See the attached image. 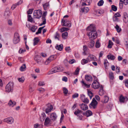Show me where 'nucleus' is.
<instances>
[{
  "mask_svg": "<svg viewBox=\"0 0 128 128\" xmlns=\"http://www.w3.org/2000/svg\"><path fill=\"white\" fill-rule=\"evenodd\" d=\"M87 30L88 31L87 34L90 40H94L96 38L98 34L94 25H90L87 28Z\"/></svg>",
  "mask_w": 128,
  "mask_h": 128,
  "instance_id": "obj_1",
  "label": "nucleus"
},
{
  "mask_svg": "<svg viewBox=\"0 0 128 128\" xmlns=\"http://www.w3.org/2000/svg\"><path fill=\"white\" fill-rule=\"evenodd\" d=\"M42 14V12L40 10H35L34 12V17L35 18H40Z\"/></svg>",
  "mask_w": 128,
  "mask_h": 128,
  "instance_id": "obj_2",
  "label": "nucleus"
},
{
  "mask_svg": "<svg viewBox=\"0 0 128 128\" xmlns=\"http://www.w3.org/2000/svg\"><path fill=\"white\" fill-rule=\"evenodd\" d=\"M13 83L10 82L6 86V91L8 92L11 91L13 89Z\"/></svg>",
  "mask_w": 128,
  "mask_h": 128,
  "instance_id": "obj_3",
  "label": "nucleus"
},
{
  "mask_svg": "<svg viewBox=\"0 0 128 128\" xmlns=\"http://www.w3.org/2000/svg\"><path fill=\"white\" fill-rule=\"evenodd\" d=\"M20 38L18 32H16L14 35L13 40L14 43L15 44H16L18 42L20 41Z\"/></svg>",
  "mask_w": 128,
  "mask_h": 128,
  "instance_id": "obj_4",
  "label": "nucleus"
},
{
  "mask_svg": "<svg viewBox=\"0 0 128 128\" xmlns=\"http://www.w3.org/2000/svg\"><path fill=\"white\" fill-rule=\"evenodd\" d=\"M62 25L63 26L70 27L71 26V22L68 20L63 19L62 20Z\"/></svg>",
  "mask_w": 128,
  "mask_h": 128,
  "instance_id": "obj_5",
  "label": "nucleus"
},
{
  "mask_svg": "<svg viewBox=\"0 0 128 128\" xmlns=\"http://www.w3.org/2000/svg\"><path fill=\"white\" fill-rule=\"evenodd\" d=\"M3 121L4 122H7V123L12 124L14 122V120L12 117H10L4 119Z\"/></svg>",
  "mask_w": 128,
  "mask_h": 128,
  "instance_id": "obj_6",
  "label": "nucleus"
},
{
  "mask_svg": "<svg viewBox=\"0 0 128 128\" xmlns=\"http://www.w3.org/2000/svg\"><path fill=\"white\" fill-rule=\"evenodd\" d=\"M47 107L45 110V111L46 114H48L50 112L53 110V106L50 104H48L47 105Z\"/></svg>",
  "mask_w": 128,
  "mask_h": 128,
  "instance_id": "obj_7",
  "label": "nucleus"
},
{
  "mask_svg": "<svg viewBox=\"0 0 128 128\" xmlns=\"http://www.w3.org/2000/svg\"><path fill=\"white\" fill-rule=\"evenodd\" d=\"M92 87L94 89L98 88L100 86V84L96 80L94 81L92 85Z\"/></svg>",
  "mask_w": 128,
  "mask_h": 128,
  "instance_id": "obj_8",
  "label": "nucleus"
},
{
  "mask_svg": "<svg viewBox=\"0 0 128 128\" xmlns=\"http://www.w3.org/2000/svg\"><path fill=\"white\" fill-rule=\"evenodd\" d=\"M57 116L56 114L54 112L51 113L50 115V118L53 121L56 120Z\"/></svg>",
  "mask_w": 128,
  "mask_h": 128,
  "instance_id": "obj_9",
  "label": "nucleus"
},
{
  "mask_svg": "<svg viewBox=\"0 0 128 128\" xmlns=\"http://www.w3.org/2000/svg\"><path fill=\"white\" fill-rule=\"evenodd\" d=\"M98 104L97 101L94 98L92 99V101L90 104L94 108H95Z\"/></svg>",
  "mask_w": 128,
  "mask_h": 128,
  "instance_id": "obj_10",
  "label": "nucleus"
},
{
  "mask_svg": "<svg viewBox=\"0 0 128 128\" xmlns=\"http://www.w3.org/2000/svg\"><path fill=\"white\" fill-rule=\"evenodd\" d=\"M79 106H80L81 109L84 110H86L88 109V106L85 104H80Z\"/></svg>",
  "mask_w": 128,
  "mask_h": 128,
  "instance_id": "obj_11",
  "label": "nucleus"
},
{
  "mask_svg": "<svg viewBox=\"0 0 128 128\" xmlns=\"http://www.w3.org/2000/svg\"><path fill=\"white\" fill-rule=\"evenodd\" d=\"M54 56H52L48 58L45 62V64H48L50 62L54 59Z\"/></svg>",
  "mask_w": 128,
  "mask_h": 128,
  "instance_id": "obj_12",
  "label": "nucleus"
},
{
  "mask_svg": "<svg viewBox=\"0 0 128 128\" xmlns=\"http://www.w3.org/2000/svg\"><path fill=\"white\" fill-rule=\"evenodd\" d=\"M34 59L38 64H40L41 57L40 56L36 55Z\"/></svg>",
  "mask_w": 128,
  "mask_h": 128,
  "instance_id": "obj_13",
  "label": "nucleus"
},
{
  "mask_svg": "<svg viewBox=\"0 0 128 128\" xmlns=\"http://www.w3.org/2000/svg\"><path fill=\"white\" fill-rule=\"evenodd\" d=\"M88 60H92L96 61L97 60V59L96 57L93 55H90L88 58Z\"/></svg>",
  "mask_w": 128,
  "mask_h": 128,
  "instance_id": "obj_14",
  "label": "nucleus"
},
{
  "mask_svg": "<svg viewBox=\"0 0 128 128\" xmlns=\"http://www.w3.org/2000/svg\"><path fill=\"white\" fill-rule=\"evenodd\" d=\"M128 100V98L126 97H124L121 96L120 97V102H124L125 101H127Z\"/></svg>",
  "mask_w": 128,
  "mask_h": 128,
  "instance_id": "obj_15",
  "label": "nucleus"
},
{
  "mask_svg": "<svg viewBox=\"0 0 128 128\" xmlns=\"http://www.w3.org/2000/svg\"><path fill=\"white\" fill-rule=\"evenodd\" d=\"M11 14V13L9 10L6 11L4 14V16L6 18H8Z\"/></svg>",
  "mask_w": 128,
  "mask_h": 128,
  "instance_id": "obj_16",
  "label": "nucleus"
},
{
  "mask_svg": "<svg viewBox=\"0 0 128 128\" xmlns=\"http://www.w3.org/2000/svg\"><path fill=\"white\" fill-rule=\"evenodd\" d=\"M83 114L87 117H88L92 116V112L90 110H88L86 113H83Z\"/></svg>",
  "mask_w": 128,
  "mask_h": 128,
  "instance_id": "obj_17",
  "label": "nucleus"
},
{
  "mask_svg": "<svg viewBox=\"0 0 128 128\" xmlns=\"http://www.w3.org/2000/svg\"><path fill=\"white\" fill-rule=\"evenodd\" d=\"M51 120L49 118L47 117L45 120L44 122V124L45 125H47L50 123Z\"/></svg>",
  "mask_w": 128,
  "mask_h": 128,
  "instance_id": "obj_18",
  "label": "nucleus"
},
{
  "mask_svg": "<svg viewBox=\"0 0 128 128\" xmlns=\"http://www.w3.org/2000/svg\"><path fill=\"white\" fill-rule=\"evenodd\" d=\"M81 11L84 14L87 13L89 10V8L87 7H84L81 8Z\"/></svg>",
  "mask_w": 128,
  "mask_h": 128,
  "instance_id": "obj_19",
  "label": "nucleus"
},
{
  "mask_svg": "<svg viewBox=\"0 0 128 128\" xmlns=\"http://www.w3.org/2000/svg\"><path fill=\"white\" fill-rule=\"evenodd\" d=\"M83 48L82 54L83 55H85L86 54L88 48L86 46L84 45L83 46Z\"/></svg>",
  "mask_w": 128,
  "mask_h": 128,
  "instance_id": "obj_20",
  "label": "nucleus"
},
{
  "mask_svg": "<svg viewBox=\"0 0 128 128\" xmlns=\"http://www.w3.org/2000/svg\"><path fill=\"white\" fill-rule=\"evenodd\" d=\"M85 78L87 81H92V78L91 76L86 75L85 76Z\"/></svg>",
  "mask_w": 128,
  "mask_h": 128,
  "instance_id": "obj_21",
  "label": "nucleus"
},
{
  "mask_svg": "<svg viewBox=\"0 0 128 128\" xmlns=\"http://www.w3.org/2000/svg\"><path fill=\"white\" fill-rule=\"evenodd\" d=\"M91 40L90 42L88 43V46L89 48H92L94 46V42L93 40Z\"/></svg>",
  "mask_w": 128,
  "mask_h": 128,
  "instance_id": "obj_22",
  "label": "nucleus"
},
{
  "mask_svg": "<svg viewBox=\"0 0 128 128\" xmlns=\"http://www.w3.org/2000/svg\"><path fill=\"white\" fill-rule=\"evenodd\" d=\"M55 48L56 49L60 51H61L63 48V45L61 44L59 45H56Z\"/></svg>",
  "mask_w": 128,
  "mask_h": 128,
  "instance_id": "obj_23",
  "label": "nucleus"
},
{
  "mask_svg": "<svg viewBox=\"0 0 128 128\" xmlns=\"http://www.w3.org/2000/svg\"><path fill=\"white\" fill-rule=\"evenodd\" d=\"M56 69L57 68H56V67L53 68L51 70V71L49 72L48 74H50L58 72Z\"/></svg>",
  "mask_w": 128,
  "mask_h": 128,
  "instance_id": "obj_24",
  "label": "nucleus"
},
{
  "mask_svg": "<svg viewBox=\"0 0 128 128\" xmlns=\"http://www.w3.org/2000/svg\"><path fill=\"white\" fill-rule=\"evenodd\" d=\"M107 58L109 60H114L115 58V57L110 54L107 56Z\"/></svg>",
  "mask_w": 128,
  "mask_h": 128,
  "instance_id": "obj_25",
  "label": "nucleus"
},
{
  "mask_svg": "<svg viewBox=\"0 0 128 128\" xmlns=\"http://www.w3.org/2000/svg\"><path fill=\"white\" fill-rule=\"evenodd\" d=\"M8 104L9 106L13 107L16 104V102L14 101L13 102L12 100H10L9 101Z\"/></svg>",
  "mask_w": 128,
  "mask_h": 128,
  "instance_id": "obj_26",
  "label": "nucleus"
},
{
  "mask_svg": "<svg viewBox=\"0 0 128 128\" xmlns=\"http://www.w3.org/2000/svg\"><path fill=\"white\" fill-rule=\"evenodd\" d=\"M81 82L83 86H84L87 88H88L90 87V84H86L84 82L83 80L81 81Z\"/></svg>",
  "mask_w": 128,
  "mask_h": 128,
  "instance_id": "obj_27",
  "label": "nucleus"
},
{
  "mask_svg": "<svg viewBox=\"0 0 128 128\" xmlns=\"http://www.w3.org/2000/svg\"><path fill=\"white\" fill-rule=\"evenodd\" d=\"M68 33L67 32H65L62 34V36L64 39H66L67 38Z\"/></svg>",
  "mask_w": 128,
  "mask_h": 128,
  "instance_id": "obj_28",
  "label": "nucleus"
},
{
  "mask_svg": "<svg viewBox=\"0 0 128 128\" xmlns=\"http://www.w3.org/2000/svg\"><path fill=\"white\" fill-rule=\"evenodd\" d=\"M39 41V40L38 38H34V45L35 46L37 44L38 42Z\"/></svg>",
  "mask_w": 128,
  "mask_h": 128,
  "instance_id": "obj_29",
  "label": "nucleus"
},
{
  "mask_svg": "<svg viewBox=\"0 0 128 128\" xmlns=\"http://www.w3.org/2000/svg\"><path fill=\"white\" fill-rule=\"evenodd\" d=\"M104 101H102L103 103H107L109 100V98L106 95H105L104 96Z\"/></svg>",
  "mask_w": 128,
  "mask_h": 128,
  "instance_id": "obj_30",
  "label": "nucleus"
},
{
  "mask_svg": "<svg viewBox=\"0 0 128 128\" xmlns=\"http://www.w3.org/2000/svg\"><path fill=\"white\" fill-rule=\"evenodd\" d=\"M88 96H89L90 98L91 99L93 96V94L92 92L88 90Z\"/></svg>",
  "mask_w": 128,
  "mask_h": 128,
  "instance_id": "obj_31",
  "label": "nucleus"
},
{
  "mask_svg": "<svg viewBox=\"0 0 128 128\" xmlns=\"http://www.w3.org/2000/svg\"><path fill=\"white\" fill-rule=\"evenodd\" d=\"M49 4L48 3H46L44 4L43 5L44 9L46 10L49 7Z\"/></svg>",
  "mask_w": 128,
  "mask_h": 128,
  "instance_id": "obj_32",
  "label": "nucleus"
},
{
  "mask_svg": "<svg viewBox=\"0 0 128 128\" xmlns=\"http://www.w3.org/2000/svg\"><path fill=\"white\" fill-rule=\"evenodd\" d=\"M87 60L86 59H83L81 61V63L82 64L84 65L87 63L88 62V60L87 58Z\"/></svg>",
  "mask_w": 128,
  "mask_h": 128,
  "instance_id": "obj_33",
  "label": "nucleus"
},
{
  "mask_svg": "<svg viewBox=\"0 0 128 128\" xmlns=\"http://www.w3.org/2000/svg\"><path fill=\"white\" fill-rule=\"evenodd\" d=\"M26 68V65L25 64H23L20 68V70L21 71H24Z\"/></svg>",
  "mask_w": 128,
  "mask_h": 128,
  "instance_id": "obj_34",
  "label": "nucleus"
},
{
  "mask_svg": "<svg viewBox=\"0 0 128 128\" xmlns=\"http://www.w3.org/2000/svg\"><path fill=\"white\" fill-rule=\"evenodd\" d=\"M82 112V111L79 109H77L74 112V114L76 116L78 115V114L81 113Z\"/></svg>",
  "mask_w": 128,
  "mask_h": 128,
  "instance_id": "obj_35",
  "label": "nucleus"
},
{
  "mask_svg": "<svg viewBox=\"0 0 128 128\" xmlns=\"http://www.w3.org/2000/svg\"><path fill=\"white\" fill-rule=\"evenodd\" d=\"M57 68L56 70L58 72L62 71L64 69V68L62 67H56Z\"/></svg>",
  "mask_w": 128,
  "mask_h": 128,
  "instance_id": "obj_36",
  "label": "nucleus"
},
{
  "mask_svg": "<svg viewBox=\"0 0 128 128\" xmlns=\"http://www.w3.org/2000/svg\"><path fill=\"white\" fill-rule=\"evenodd\" d=\"M113 45V42L110 40L109 41L108 44V47L109 48H112V46Z\"/></svg>",
  "mask_w": 128,
  "mask_h": 128,
  "instance_id": "obj_37",
  "label": "nucleus"
},
{
  "mask_svg": "<svg viewBox=\"0 0 128 128\" xmlns=\"http://www.w3.org/2000/svg\"><path fill=\"white\" fill-rule=\"evenodd\" d=\"M100 43L99 40H98L96 43V48H98L100 47Z\"/></svg>",
  "mask_w": 128,
  "mask_h": 128,
  "instance_id": "obj_38",
  "label": "nucleus"
},
{
  "mask_svg": "<svg viewBox=\"0 0 128 128\" xmlns=\"http://www.w3.org/2000/svg\"><path fill=\"white\" fill-rule=\"evenodd\" d=\"M37 27L36 26H32L30 28V30L33 32H35L36 29H37Z\"/></svg>",
  "mask_w": 128,
  "mask_h": 128,
  "instance_id": "obj_39",
  "label": "nucleus"
},
{
  "mask_svg": "<svg viewBox=\"0 0 128 128\" xmlns=\"http://www.w3.org/2000/svg\"><path fill=\"white\" fill-rule=\"evenodd\" d=\"M109 77L110 79L112 80L114 78V74L112 72L109 73Z\"/></svg>",
  "mask_w": 128,
  "mask_h": 128,
  "instance_id": "obj_40",
  "label": "nucleus"
},
{
  "mask_svg": "<svg viewBox=\"0 0 128 128\" xmlns=\"http://www.w3.org/2000/svg\"><path fill=\"white\" fill-rule=\"evenodd\" d=\"M104 3V1L103 0H100L98 3V5L99 6H102Z\"/></svg>",
  "mask_w": 128,
  "mask_h": 128,
  "instance_id": "obj_41",
  "label": "nucleus"
},
{
  "mask_svg": "<svg viewBox=\"0 0 128 128\" xmlns=\"http://www.w3.org/2000/svg\"><path fill=\"white\" fill-rule=\"evenodd\" d=\"M115 28L116 29V30L118 32H119L121 31V29L120 28L119 26L118 25H116Z\"/></svg>",
  "mask_w": 128,
  "mask_h": 128,
  "instance_id": "obj_42",
  "label": "nucleus"
},
{
  "mask_svg": "<svg viewBox=\"0 0 128 128\" xmlns=\"http://www.w3.org/2000/svg\"><path fill=\"white\" fill-rule=\"evenodd\" d=\"M55 39H57L58 40H60V36L59 34L56 32L55 35Z\"/></svg>",
  "mask_w": 128,
  "mask_h": 128,
  "instance_id": "obj_43",
  "label": "nucleus"
},
{
  "mask_svg": "<svg viewBox=\"0 0 128 128\" xmlns=\"http://www.w3.org/2000/svg\"><path fill=\"white\" fill-rule=\"evenodd\" d=\"M123 2L120 0V1L119 5L120 8L122 9L123 8Z\"/></svg>",
  "mask_w": 128,
  "mask_h": 128,
  "instance_id": "obj_44",
  "label": "nucleus"
},
{
  "mask_svg": "<svg viewBox=\"0 0 128 128\" xmlns=\"http://www.w3.org/2000/svg\"><path fill=\"white\" fill-rule=\"evenodd\" d=\"M112 9L114 11H116L117 10V7L114 5H112L111 6Z\"/></svg>",
  "mask_w": 128,
  "mask_h": 128,
  "instance_id": "obj_45",
  "label": "nucleus"
},
{
  "mask_svg": "<svg viewBox=\"0 0 128 128\" xmlns=\"http://www.w3.org/2000/svg\"><path fill=\"white\" fill-rule=\"evenodd\" d=\"M42 28H40L38 29L37 32H36V34H39L40 33L42 32Z\"/></svg>",
  "mask_w": 128,
  "mask_h": 128,
  "instance_id": "obj_46",
  "label": "nucleus"
},
{
  "mask_svg": "<svg viewBox=\"0 0 128 128\" xmlns=\"http://www.w3.org/2000/svg\"><path fill=\"white\" fill-rule=\"evenodd\" d=\"M120 14L118 12H117L114 15V16L115 17V18L116 19H118L117 17H120Z\"/></svg>",
  "mask_w": 128,
  "mask_h": 128,
  "instance_id": "obj_47",
  "label": "nucleus"
},
{
  "mask_svg": "<svg viewBox=\"0 0 128 128\" xmlns=\"http://www.w3.org/2000/svg\"><path fill=\"white\" fill-rule=\"evenodd\" d=\"M104 92V91L103 90H102V89H100L99 92V94L100 96L102 95Z\"/></svg>",
  "mask_w": 128,
  "mask_h": 128,
  "instance_id": "obj_48",
  "label": "nucleus"
},
{
  "mask_svg": "<svg viewBox=\"0 0 128 128\" xmlns=\"http://www.w3.org/2000/svg\"><path fill=\"white\" fill-rule=\"evenodd\" d=\"M108 63V62L107 60H104V64L105 67L106 68L107 67V64Z\"/></svg>",
  "mask_w": 128,
  "mask_h": 128,
  "instance_id": "obj_49",
  "label": "nucleus"
},
{
  "mask_svg": "<svg viewBox=\"0 0 128 128\" xmlns=\"http://www.w3.org/2000/svg\"><path fill=\"white\" fill-rule=\"evenodd\" d=\"M28 20L30 22H32V21L33 18L30 15H28Z\"/></svg>",
  "mask_w": 128,
  "mask_h": 128,
  "instance_id": "obj_50",
  "label": "nucleus"
},
{
  "mask_svg": "<svg viewBox=\"0 0 128 128\" xmlns=\"http://www.w3.org/2000/svg\"><path fill=\"white\" fill-rule=\"evenodd\" d=\"M80 68H77L76 69L74 74L75 75H78V73L80 71Z\"/></svg>",
  "mask_w": 128,
  "mask_h": 128,
  "instance_id": "obj_51",
  "label": "nucleus"
},
{
  "mask_svg": "<svg viewBox=\"0 0 128 128\" xmlns=\"http://www.w3.org/2000/svg\"><path fill=\"white\" fill-rule=\"evenodd\" d=\"M18 80L19 82H22L24 81V77H22L20 78H18Z\"/></svg>",
  "mask_w": 128,
  "mask_h": 128,
  "instance_id": "obj_52",
  "label": "nucleus"
},
{
  "mask_svg": "<svg viewBox=\"0 0 128 128\" xmlns=\"http://www.w3.org/2000/svg\"><path fill=\"white\" fill-rule=\"evenodd\" d=\"M82 101L83 102L86 104H88L89 102V100L87 98H85Z\"/></svg>",
  "mask_w": 128,
  "mask_h": 128,
  "instance_id": "obj_53",
  "label": "nucleus"
},
{
  "mask_svg": "<svg viewBox=\"0 0 128 128\" xmlns=\"http://www.w3.org/2000/svg\"><path fill=\"white\" fill-rule=\"evenodd\" d=\"M68 90L66 88H63V92L64 94H66L68 93Z\"/></svg>",
  "mask_w": 128,
  "mask_h": 128,
  "instance_id": "obj_54",
  "label": "nucleus"
},
{
  "mask_svg": "<svg viewBox=\"0 0 128 128\" xmlns=\"http://www.w3.org/2000/svg\"><path fill=\"white\" fill-rule=\"evenodd\" d=\"M78 96V93H75L72 96V98H77Z\"/></svg>",
  "mask_w": 128,
  "mask_h": 128,
  "instance_id": "obj_55",
  "label": "nucleus"
},
{
  "mask_svg": "<svg viewBox=\"0 0 128 128\" xmlns=\"http://www.w3.org/2000/svg\"><path fill=\"white\" fill-rule=\"evenodd\" d=\"M64 118V115L63 113H62L61 117L60 119V122L61 123Z\"/></svg>",
  "mask_w": 128,
  "mask_h": 128,
  "instance_id": "obj_56",
  "label": "nucleus"
},
{
  "mask_svg": "<svg viewBox=\"0 0 128 128\" xmlns=\"http://www.w3.org/2000/svg\"><path fill=\"white\" fill-rule=\"evenodd\" d=\"M77 116L79 119L81 120H82L83 116L82 115L78 114V115H77Z\"/></svg>",
  "mask_w": 128,
  "mask_h": 128,
  "instance_id": "obj_57",
  "label": "nucleus"
},
{
  "mask_svg": "<svg viewBox=\"0 0 128 128\" xmlns=\"http://www.w3.org/2000/svg\"><path fill=\"white\" fill-rule=\"evenodd\" d=\"M47 12L46 11L44 12L43 15L42 16V18H46V15Z\"/></svg>",
  "mask_w": 128,
  "mask_h": 128,
  "instance_id": "obj_58",
  "label": "nucleus"
},
{
  "mask_svg": "<svg viewBox=\"0 0 128 128\" xmlns=\"http://www.w3.org/2000/svg\"><path fill=\"white\" fill-rule=\"evenodd\" d=\"M33 11V9H29L27 12L28 14H30L32 13Z\"/></svg>",
  "mask_w": 128,
  "mask_h": 128,
  "instance_id": "obj_59",
  "label": "nucleus"
},
{
  "mask_svg": "<svg viewBox=\"0 0 128 128\" xmlns=\"http://www.w3.org/2000/svg\"><path fill=\"white\" fill-rule=\"evenodd\" d=\"M75 61V60L74 59L70 60L69 61V62L70 64H72L74 63Z\"/></svg>",
  "mask_w": 128,
  "mask_h": 128,
  "instance_id": "obj_60",
  "label": "nucleus"
},
{
  "mask_svg": "<svg viewBox=\"0 0 128 128\" xmlns=\"http://www.w3.org/2000/svg\"><path fill=\"white\" fill-rule=\"evenodd\" d=\"M66 50L68 52H71V50L70 47H68L66 48Z\"/></svg>",
  "mask_w": 128,
  "mask_h": 128,
  "instance_id": "obj_61",
  "label": "nucleus"
},
{
  "mask_svg": "<svg viewBox=\"0 0 128 128\" xmlns=\"http://www.w3.org/2000/svg\"><path fill=\"white\" fill-rule=\"evenodd\" d=\"M42 24H45L46 23V18H42Z\"/></svg>",
  "mask_w": 128,
  "mask_h": 128,
  "instance_id": "obj_62",
  "label": "nucleus"
},
{
  "mask_svg": "<svg viewBox=\"0 0 128 128\" xmlns=\"http://www.w3.org/2000/svg\"><path fill=\"white\" fill-rule=\"evenodd\" d=\"M44 82H40L38 84V85L40 86H44Z\"/></svg>",
  "mask_w": 128,
  "mask_h": 128,
  "instance_id": "obj_63",
  "label": "nucleus"
},
{
  "mask_svg": "<svg viewBox=\"0 0 128 128\" xmlns=\"http://www.w3.org/2000/svg\"><path fill=\"white\" fill-rule=\"evenodd\" d=\"M124 44L127 48H128V40L127 39L125 40Z\"/></svg>",
  "mask_w": 128,
  "mask_h": 128,
  "instance_id": "obj_64",
  "label": "nucleus"
}]
</instances>
